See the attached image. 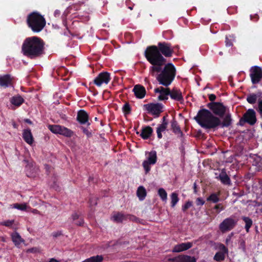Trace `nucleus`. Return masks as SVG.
Here are the masks:
<instances>
[{
	"instance_id": "obj_1",
	"label": "nucleus",
	"mask_w": 262,
	"mask_h": 262,
	"mask_svg": "<svg viewBox=\"0 0 262 262\" xmlns=\"http://www.w3.org/2000/svg\"><path fill=\"white\" fill-rule=\"evenodd\" d=\"M207 106L210 110L205 108L200 110L194 119L198 123L205 129H215L220 126L228 127L232 124L231 115L227 113V107L223 103L209 102Z\"/></svg>"
},
{
	"instance_id": "obj_2",
	"label": "nucleus",
	"mask_w": 262,
	"mask_h": 262,
	"mask_svg": "<svg viewBox=\"0 0 262 262\" xmlns=\"http://www.w3.org/2000/svg\"><path fill=\"white\" fill-rule=\"evenodd\" d=\"M178 48V46H172L168 42L160 41L157 46L152 45L146 48L144 51V56L146 60L151 64L149 68L151 73H159L167 62L165 57H171L174 52V50Z\"/></svg>"
},
{
	"instance_id": "obj_3",
	"label": "nucleus",
	"mask_w": 262,
	"mask_h": 262,
	"mask_svg": "<svg viewBox=\"0 0 262 262\" xmlns=\"http://www.w3.org/2000/svg\"><path fill=\"white\" fill-rule=\"evenodd\" d=\"M45 43L42 39L37 36L26 38L21 46V53L30 59H35L44 54Z\"/></svg>"
},
{
	"instance_id": "obj_4",
	"label": "nucleus",
	"mask_w": 262,
	"mask_h": 262,
	"mask_svg": "<svg viewBox=\"0 0 262 262\" xmlns=\"http://www.w3.org/2000/svg\"><path fill=\"white\" fill-rule=\"evenodd\" d=\"M162 68L160 73L157 76V80L159 83L164 86H169L173 81L176 75V70L171 63H168Z\"/></svg>"
},
{
	"instance_id": "obj_5",
	"label": "nucleus",
	"mask_w": 262,
	"mask_h": 262,
	"mask_svg": "<svg viewBox=\"0 0 262 262\" xmlns=\"http://www.w3.org/2000/svg\"><path fill=\"white\" fill-rule=\"evenodd\" d=\"M26 22L28 27L35 33L41 31L46 25V20L43 16L36 11L28 15Z\"/></svg>"
},
{
	"instance_id": "obj_6",
	"label": "nucleus",
	"mask_w": 262,
	"mask_h": 262,
	"mask_svg": "<svg viewBox=\"0 0 262 262\" xmlns=\"http://www.w3.org/2000/svg\"><path fill=\"white\" fill-rule=\"evenodd\" d=\"M147 159L142 163V166L146 173H147L150 170V165H154L157 161V152L155 150L146 151L145 152Z\"/></svg>"
},
{
	"instance_id": "obj_7",
	"label": "nucleus",
	"mask_w": 262,
	"mask_h": 262,
	"mask_svg": "<svg viewBox=\"0 0 262 262\" xmlns=\"http://www.w3.org/2000/svg\"><path fill=\"white\" fill-rule=\"evenodd\" d=\"M237 222L238 220L233 217H227L220 223L219 229L223 233L230 231L236 226Z\"/></svg>"
},
{
	"instance_id": "obj_8",
	"label": "nucleus",
	"mask_w": 262,
	"mask_h": 262,
	"mask_svg": "<svg viewBox=\"0 0 262 262\" xmlns=\"http://www.w3.org/2000/svg\"><path fill=\"white\" fill-rule=\"evenodd\" d=\"M144 107L148 113L155 116V118L159 117L163 112L164 105L160 103H150L144 105Z\"/></svg>"
},
{
	"instance_id": "obj_9",
	"label": "nucleus",
	"mask_w": 262,
	"mask_h": 262,
	"mask_svg": "<svg viewBox=\"0 0 262 262\" xmlns=\"http://www.w3.org/2000/svg\"><path fill=\"white\" fill-rule=\"evenodd\" d=\"M256 122V113L253 109H249L243 115L239 120L241 125L247 123L251 125H254Z\"/></svg>"
},
{
	"instance_id": "obj_10",
	"label": "nucleus",
	"mask_w": 262,
	"mask_h": 262,
	"mask_svg": "<svg viewBox=\"0 0 262 262\" xmlns=\"http://www.w3.org/2000/svg\"><path fill=\"white\" fill-rule=\"evenodd\" d=\"M250 72V76L252 83L253 84L259 83L262 78V68L255 66L251 68Z\"/></svg>"
},
{
	"instance_id": "obj_11",
	"label": "nucleus",
	"mask_w": 262,
	"mask_h": 262,
	"mask_svg": "<svg viewBox=\"0 0 262 262\" xmlns=\"http://www.w3.org/2000/svg\"><path fill=\"white\" fill-rule=\"evenodd\" d=\"M110 80V74L107 72H102L94 79L93 82L96 85L100 87L103 84H107Z\"/></svg>"
},
{
	"instance_id": "obj_12",
	"label": "nucleus",
	"mask_w": 262,
	"mask_h": 262,
	"mask_svg": "<svg viewBox=\"0 0 262 262\" xmlns=\"http://www.w3.org/2000/svg\"><path fill=\"white\" fill-rule=\"evenodd\" d=\"M215 178L217 180L220 181L222 184L227 186L231 185L232 183L230 178L227 173L226 170L225 168L222 169L219 174L215 172Z\"/></svg>"
},
{
	"instance_id": "obj_13",
	"label": "nucleus",
	"mask_w": 262,
	"mask_h": 262,
	"mask_svg": "<svg viewBox=\"0 0 262 262\" xmlns=\"http://www.w3.org/2000/svg\"><path fill=\"white\" fill-rule=\"evenodd\" d=\"M168 260L169 262H196V259L194 256L181 254L172 258H169Z\"/></svg>"
},
{
	"instance_id": "obj_14",
	"label": "nucleus",
	"mask_w": 262,
	"mask_h": 262,
	"mask_svg": "<svg viewBox=\"0 0 262 262\" xmlns=\"http://www.w3.org/2000/svg\"><path fill=\"white\" fill-rule=\"evenodd\" d=\"M89 116L87 112L83 110H79L77 115L76 120L81 125L86 124L90 126L91 123L89 122Z\"/></svg>"
},
{
	"instance_id": "obj_15",
	"label": "nucleus",
	"mask_w": 262,
	"mask_h": 262,
	"mask_svg": "<svg viewBox=\"0 0 262 262\" xmlns=\"http://www.w3.org/2000/svg\"><path fill=\"white\" fill-rule=\"evenodd\" d=\"M170 89L169 88H164L163 86H160L156 88L154 90L155 93H159L160 95L158 96V100L160 101L167 100L168 99V96H169Z\"/></svg>"
},
{
	"instance_id": "obj_16",
	"label": "nucleus",
	"mask_w": 262,
	"mask_h": 262,
	"mask_svg": "<svg viewBox=\"0 0 262 262\" xmlns=\"http://www.w3.org/2000/svg\"><path fill=\"white\" fill-rule=\"evenodd\" d=\"M133 92L135 96L138 99H143L146 94L145 88L141 84H136L134 86Z\"/></svg>"
},
{
	"instance_id": "obj_17",
	"label": "nucleus",
	"mask_w": 262,
	"mask_h": 262,
	"mask_svg": "<svg viewBox=\"0 0 262 262\" xmlns=\"http://www.w3.org/2000/svg\"><path fill=\"white\" fill-rule=\"evenodd\" d=\"M169 96L171 99L177 101L181 102L184 100L182 92L177 88H173L171 90L170 89Z\"/></svg>"
},
{
	"instance_id": "obj_18",
	"label": "nucleus",
	"mask_w": 262,
	"mask_h": 262,
	"mask_svg": "<svg viewBox=\"0 0 262 262\" xmlns=\"http://www.w3.org/2000/svg\"><path fill=\"white\" fill-rule=\"evenodd\" d=\"M13 78L10 75L6 74L0 76V86L7 88L12 85Z\"/></svg>"
},
{
	"instance_id": "obj_19",
	"label": "nucleus",
	"mask_w": 262,
	"mask_h": 262,
	"mask_svg": "<svg viewBox=\"0 0 262 262\" xmlns=\"http://www.w3.org/2000/svg\"><path fill=\"white\" fill-rule=\"evenodd\" d=\"M192 245V243L190 242L182 243L176 245L172 249V252L178 253L186 251L191 248Z\"/></svg>"
},
{
	"instance_id": "obj_20",
	"label": "nucleus",
	"mask_w": 262,
	"mask_h": 262,
	"mask_svg": "<svg viewBox=\"0 0 262 262\" xmlns=\"http://www.w3.org/2000/svg\"><path fill=\"white\" fill-rule=\"evenodd\" d=\"M170 123L172 132L178 135V137H182L183 136V133L181 130L180 126L178 125L177 120L173 118Z\"/></svg>"
},
{
	"instance_id": "obj_21",
	"label": "nucleus",
	"mask_w": 262,
	"mask_h": 262,
	"mask_svg": "<svg viewBox=\"0 0 262 262\" xmlns=\"http://www.w3.org/2000/svg\"><path fill=\"white\" fill-rule=\"evenodd\" d=\"M23 138L25 141L30 145L32 144L34 141L32 134L29 128L23 130Z\"/></svg>"
},
{
	"instance_id": "obj_22",
	"label": "nucleus",
	"mask_w": 262,
	"mask_h": 262,
	"mask_svg": "<svg viewBox=\"0 0 262 262\" xmlns=\"http://www.w3.org/2000/svg\"><path fill=\"white\" fill-rule=\"evenodd\" d=\"M24 101V99L19 95H15L10 99L11 103L15 107H19Z\"/></svg>"
},
{
	"instance_id": "obj_23",
	"label": "nucleus",
	"mask_w": 262,
	"mask_h": 262,
	"mask_svg": "<svg viewBox=\"0 0 262 262\" xmlns=\"http://www.w3.org/2000/svg\"><path fill=\"white\" fill-rule=\"evenodd\" d=\"M152 132V128L150 126H147L142 128L140 136L142 139L146 140L150 137Z\"/></svg>"
},
{
	"instance_id": "obj_24",
	"label": "nucleus",
	"mask_w": 262,
	"mask_h": 262,
	"mask_svg": "<svg viewBox=\"0 0 262 262\" xmlns=\"http://www.w3.org/2000/svg\"><path fill=\"white\" fill-rule=\"evenodd\" d=\"M12 241L14 245L18 247L21 243H24L25 240L21 238L19 234L17 232H14L11 234Z\"/></svg>"
},
{
	"instance_id": "obj_25",
	"label": "nucleus",
	"mask_w": 262,
	"mask_h": 262,
	"mask_svg": "<svg viewBox=\"0 0 262 262\" xmlns=\"http://www.w3.org/2000/svg\"><path fill=\"white\" fill-rule=\"evenodd\" d=\"M64 127L60 125H49L48 128L54 134L62 135Z\"/></svg>"
},
{
	"instance_id": "obj_26",
	"label": "nucleus",
	"mask_w": 262,
	"mask_h": 262,
	"mask_svg": "<svg viewBox=\"0 0 262 262\" xmlns=\"http://www.w3.org/2000/svg\"><path fill=\"white\" fill-rule=\"evenodd\" d=\"M112 218L116 223H121L123 220L127 219V216L122 213L117 212L114 214Z\"/></svg>"
},
{
	"instance_id": "obj_27",
	"label": "nucleus",
	"mask_w": 262,
	"mask_h": 262,
	"mask_svg": "<svg viewBox=\"0 0 262 262\" xmlns=\"http://www.w3.org/2000/svg\"><path fill=\"white\" fill-rule=\"evenodd\" d=\"M261 95V92L258 93L257 94L254 93L250 94L249 95H248L246 100L249 103L253 104L255 103L257 98L260 96Z\"/></svg>"
},
{
	"instance_id": "obj_28",
	"label": "nucleus",
	"mask_w": 262,
	"mask_h": 262,
	"mask_svg": "<svg viewBox=\"0 0 262 262\" xmlns=\"http://www.w3.org/2000/svg\"><path fill=\"white\" fill-rule=\"evenodd\" d=\"M73 221L74 224L79 226H82L84 224V220L82 217H79V215L77 213H74L72 215Z\"/></svg>"
},
{
	"instance_id": "obj_29",
	"label": "nucleus",
	"mask_w": 262,
	"mask_h": 262,
	"mask_svg": "<svg viewBox=\"0 0 262 262\" xmlns=\"http://www.w3.org/2000/svg\"><path fill=\"white\" fill-rule=\"evenodd\" d=\"M104 257L102 255H97L85 259L82 262H102Z\"/></svg>"
},
{
	"instance_id": "obj_30",
	"label": "nucleus",
	"mask_w": 262,
	"mask_h": 262,
	"mask_svg": "<svg viewBox=\"0 0 262 262\" xmlns=\"http://www.w3.org/2000/svg\"><path fill=\"white\" fill-rule=\"evenodd\" d=\"M168 125H166L165 123H161L159 125L158 127L157 128V137L159 139H161L162 138V133L165 131L167 129Z\"/></svg>"
},
{
	"instance_id": "obj_31",
	"label": "nucleus",
	"mask_w": 262,
	"mask_h": 262,
	"mask_svg": "<svg viewBox=\"0 0 262 262\" xmlns=\"http://www.w3.org/2000/svg\"><path fill=\"white\" fill-rule=\"evenodd\" d=\"M220 193H212L207 198L208 202L217 203L220 201Z\"/></svg>"
},
{
	"instance_id": "obj_32",
	"label": "nucleus",
	"mask_w": 262,
	"mask_h": 262,
	"mask_svg": "<svg viewBox=\"0 0 262 262\" xmlns=\"http://www.w3.org/2000/svg\"><path fill=\"white\" fill-rule=\"evenodd\" d=\"M242 219L245 223V230L247 232H249L250 228L251 227L253 222L252 220L249 217L242 216Z\"/></svg>"
},
{
	"instance_id": "obj_33",
	"label": "nucleus",
	"mask_w": 262,
	"mask_h": 262,
	"mask_svg": "<svg viewBox=\"0 0 262 262\" xmlns=\"http://www.w3.org/2000/svg\"><path fill=\"white\" fill-rule=\"evenodd\" d=\"M137 194L140 200H144L146 195L145 189L143 186L139 187L137 191Z\"/></svg>"
},
{
	"instance_id": "obj_34",
	"label": "nucleus",
	"mask_w": 262,
	"mask_h": 262,
	"mask_svg": "<svg viewBox=\"0 0 262 262\" xmlns=\"http://www.w3.org/2000/svg\"><path fill=\"white\" fill-rule=\"evenodd\" d=\"M171 199V207L173 208L175 207L177 203L179 201V198L178 197V194L177 193L174 192H172L170 195Z\"/></svg>"
},
{
	"instance_id": "obj_35",
	"label": "nucleus",
	"mask_w": 262,
	"mask_h": 262,
	"mask_svg": "<svg viewBox=\"0 0 262 262\" xmlns=\"http://www.w3.org/2000/svg\"><path fill=\"white\" fill-rule=\"evenodd\" d=\"M158 193L161 199L163 201H166L167 199V193L165 190L163 188H160L158 189Z\"/></svg>"
},
{
	"instance_id": "obj_36",
	"label": "nucleus",
	"mask_w": 262,
	"mask_h": 262,
	"mask_svg": "<svg viewBox=\"0 0 262 262\" xmlns=\"http://www.w3.org/2000/svg\"><path fill=\"white\" fill-rule=\"evenodd\" d=\"M122 112L124 115L126 116L131 113V107L130 104L128 102H126L122 107Z\"/></svg>"
},
{
	"instance_id": "obj_37",
	"label": "nucleus",
	"mask_w": 262,
	"mask_h": 262,
	"mask_svg": "<svg viewBox=\"0 0 262 262\" xmlns=\"http://www.w3.org/2000/svg\"><path fill=\"white\" fill-rule=\"evenodd\" d=\"M62 132V135L68 138H71L74 135L73 130L66 127H64Z\"/></svg>"
},
{
	"instance_id": "obj_38",
	"label": "nucleus",
	"mask_w": 262,
	"mask_h": 262,
	"mask_svg": "<svg viewBox=\"0 0 262 262\" xmlns=\"http://www.w3.org/2000/svg\"><path fill=\"white\" fill-rule=\"evenodd\" d=\"M225 256L224 253L221 252H217L215 253L214 256V259L217 261H221L224 260L225 259Z\"/></svg>"
},
{
	"instance_id": "obj_39",
	"label": "nucleus",
	"mask_w": 262,
	"mask_h": 262,
	"mask_svg": "<svg viewBox=\"0 0 262 262\" xmlns=\"http://www.w3.org/2000/svg\"><path fill=\"white\" fill-rule=\"evenodd\" d=\"M225 209V206L222 203L217 204L213 208V210H215L216 214L219 213L221 211L224 210Z\"/></svg>"
},
{
	"instance_id": "obj_40",
	"label": "nucleus",
	"mask_w": 262,
	"mask_h": 262,
	"mask_svg": "<svg viewBox=\"0 0 262 262\" xmlns=\"http://www.w3.org/2000/svg\"><path fill=\"white\" fill-rule=\"evenodd\" d=\"M80 128L82 130L83 133L87 136L88 138L92 136V132L89 130V126L87 125L86 127L81 126Z\"/></svg>"
},
{
	"instance_id": "obj_41",
	"label": "nucleus",
	"mask_w": 262,
	"mask_h": 262,
	"mask_svg": "<svg viewBox=\"0 0 262 262\" xmlns=\"http://www.w3.org/2000/svg\"><path fill=\"white\" fill-rule=\"evenodd\" d=\"M14 208L20 210H25L27 209V205L26 204H18L16 203L14 204Z\"/></svg>"
},
{
	"instance_id": "obj_42",
	"label": "nucleus",
	"mask_w": 262,
	"mask_h": 262,
	"mask_svg": "<svg viewBox=\"0 0 262 262\" xmlns=\"http://www.w3.org/2000/svg\"><path fill=\"white\" fill-rule=\"evenodd\" d=\"M192 206V202L191 201H187L186 203L182 206V209L183 212H185L189 208Z\"/></svg>"
},
{
	"instance_id": "obj_43",
	"label": "nucleus",
	"mask_w": 262,
	"mask_h": 262,
	"mask_svg": "<svg viewBox=\"0 0 262 262\" xmlns=\"http://www.w3.org/2000/svg\"><path fill=\"white\" fill-rule=\"evenodd\" d=\"M219 248L221 251V252L224 253L225 254L228 252V248L223 244H219Z\"/></svg>"
},
{
	"instance_id": "obj_44",
	"label": "nucleus",
	"mask_w": 262,
	"mask_h": 262,
	"mask_svg": "<svg viewBox=\"0 0 262 262\" xmlns=\"http://www.w3.org/2000/svg\"><path fill=\"white\" fill-rule=\"evenodd\" d=\"M257 112L262 117V99H258V107L257 108Z\"/></svg>"
},
{
	"instance_id": "obj_45",
	"label": "nucleus",
	"mask_w": 262,
	"mask_h": 262,
	"mask_svg": "<svg viewBox=\"0 0 262 262\" xmlns=\"http://www.w3.org/2000/svg\"><path fill=\"white\" fill-rule=\"evenodd\" d=\"M89 203L91 206L96 205L97 204V198L95 197H90Z\"/></svg>"
},
{
	"instance_id": "obj_46",
	"label": "nucleus",
	"mask_w": 262,
	"mask_h": 262,
	"mask_svg": "<svg viewBox=\"0 0 262 262\" xmlns=\"http://www.w3.org/2000/svg\"><path fill=\"white\" fill-rule=\"evenodd\" d=\"M195 203L197 206H203L205 204V201L201 198H198L196 199Z\"/></svg>"
},
{
	"instance_id": "obj_47",
	"label": "nucleus",
	"mask_w": 262,
	"mask_h": 262,
	"mask_svg": "<svg viewBox=\"0 0 262 262\" xmlns=\"http://www.w3.org/2000/svg\"><path fill=\"white\" fill-rule=\"evenodd\" d=\"M13 223H14V221L8 220V221H5L2 224V225L5 226H6V227H10L13 225Z\"/></svg>"
},
{
	"instance_id": "obj_48",
	"label": "nucleus",
	"mask_w": 262,
	"mask_h": 262,
	"mask_svg": "<svg viewBox=\"0 0 262 262\" xmlns=\"http://www.w3.org/2000/svg\"><path fill=\"white\" fill-rule=\"evenodd\" d=\"M52 236L55 237V238H56L59 236H60L61 235H62V232L61 231H58L57 232H54L52 233Z\"/></svg>"
},
{
	"instance_id": "obj_49",
	"label": "nucleus",
	"mask_w": 262,
	"mask_h": 262,
	"mask_svg": "<svg viewBox=\"0 0 262 262\" xmlns=\"http://www.w3.org/2000/svg\"><path fill=\"white\" fill-rule=\"evenodd\" d=\"M209 99L211 101V102H213L216 99V96L213 94H211L208 95Z\"/></svg>"
},
{
	"instance_id": "obj_50",
	"label": "nucleus",
	"mask_w": 262,
	"mask_h": 262,
	"mask_svg": "<svg viewBox=\"0 0 262 262\" xmlns=\"http://www.w3.org/2000/svg\"><path fill=\"white\" fill-rule=\"evenodd\" d=\"M260 161H261V160H260ZM256 165L257 166V170L260 171V170H262V162L261 161L256 162Z\"/></svg>"
},
{
	"instance_id": "obj_51",
	"label": "nucleus",
	"mask_w": 262,
	"mask_h": 262,
	"mask_svg": "<svg viewBox=\"0 0 262 262\" xmlns=\"http://www.w3.org/2000/svg\"><path fill=\"white\" fill-rule=\"evenodd\" d=\"M250 17L251 19L254 21H257L259 19V16L256 14H254V15H251Z\"/></svg>"
},
{
	"instance_id": "obj_52",
	"label": "nucleus",
	"mask_w": 262,
	"mask_h": 262,
	"mask_svg": "<svg viewBox=\"0 0 262 262\" xmlns=\"http://www.w3.org/2000/svg\"><path fill=\"white\" fill-rule=\"evenodd\" d=\"M127 216V219H129L130 220L132 221H136L138 219L134 215H126Z\"/></svg>"
},
{
	"instance_id": "obj_53",
	"label": "nucleus",
	"mask_w": 262,
	"mask_h": 262,
	"mask_svg": "<svg viewBox=\"0 0 262 262\" xmlns=\"http://www.w3.org/2000/svg\"><path fill=\"white\" fill-rule=\"evenodd\" d=\"M168 117V115H166V116H164L162 118V123H165L166 125H168V122L166 119V117Z\"/></svg>"
},
{
	"instance_id": "obj_54",
	"label": "nucleus",
	"mask_w": 262,
	"mask_h": 262,
	"mask_svg": "<svg viewBox=\"0 0 262 262\" xmlns=\"http://www.w3.org/2000/svg\"><path fill=\"white\" fill-rule=\"evenodd\" d=\"M54 15L55 17H59L60 15V11L58 10H56L54 11Z\"/></svg>"
},
{
	"instance_id": "obj_55",
	"label": "nucleus",
	"mask_w": 262,
	"mask_h": 262,
	"mask_svg": "<svg viewBox=\"0 0 262 262\" xmlns=\"http://www.w3.org/2000/svg\"><path fill=\"white\" fill-rule=\"evenodd\" d=\"M45 262H60L59 260L56 259L55 258H50L49 260L45 261Z\"/></svg>"
},
{
	"instance_id": "obj_56",
	"label": "nucleus",
	"mask_w": 262,
	"mask_h": 262,
	"mask_svg": "<svg viewBox=\"0 0 262 262\" xmlns=\"http://www.w3.org/2000/svg\"><path fill=\"white\" fill-rule=\"evenodd\" d=\"M24 121L25 122H26L29 124H32V122L29 119H25Z\"/></svg>"
},
{
	"instance_id": "obj_57",
	"label": "nucleus",
	"mask_w": 262,
	"mask_h": 262,
	"mask_svg": "<svg viewBox=\"0 0 262 262\" xmlns=\"http://www.w3.org/2000/svg\"><path fill=\"white\" fill-rule=\"evenodd\" d=\"M193 189H194V192L196 193V184L195 183H194L193 184Z\"/></svg>"
},
{
	"instance_id": "obj_58",
	"label": "nucleus",
	"mask_w": 262,
	"mask_h": 262,
	"mask_svg": "<svg viewBox=\"0 0 262 262\" xmlns=\"http://www.w3.org/2000/svg\"><path fill=\"white\" fill-rule=\"evenodd\" d=\"M230 238H231V237L230 236H228L226 239V244H228V243L230 241Z\"/></svg>"
},
{
	"instance_id": "obj_59",
	"label": "nucleus",
	"mask_w": 262,
	"mask_h": 262,
	"mask_svg": "<svg viewBox=\"0 0 262 262\" xmlns=\"http://www.w3.org/2000/svg\"><path fill=\"white\" fill-rule=\"evenodd\" d=\"M241 246H242L243 247L244 249H245V242L244 241H243L241 243Z\"/></svg>"
},
{
	"instance_id": "obj_60",
	"label": "nucleus",
	"mask_w": 262,
	"mask_h": 262,
	"mask_svg": "<svg viewBox=\"0 0 262 262\" xmlns=\"http://www.w3.org/2000/svg\"><path fill=\"white\" fill-rule=\"evenodd\" d=\"M219 54L220 55H223V52L222 51H221V52H219Z\"/></svg>"
},
{
	"instance_id": "obj_61",
	"label": "nucleus",
	"mask_w": 262,
	"mask_h": 262,
	"mask_svg": "<svg viewBox=\"0 0 262 262\" xmlns=\"http://www.w3.org/2000/svg\"><path fill=\"white\" fill-rule=\"evenodd\" d=\"M66 117V115H63L62 116V118H64Z\"/></svg>"
},
{
	"instance_id": "obj_62",
	"label": "nucleus",
	"mask_w": 262,
	"mask_h": 262,
	"mask_svg": "<svg viewBox=\"0 0 262 262\" xmlns=\"http://www.w3.org/2000/svg\"><path fill=\"white\" fill-rule=\"evenodd\" d=\"M128 8L130 9V10H133V7H129Z\"/></svg>"
},
{
	"instance_id": "obj_63",
	"label": "nucleus",
	"mask_w": 262,
	"mask_h": 262,
	"mask_svg": "<svg viewBox=\"0 0 262 262\" xmlns=\"http://www.w3.org/2000/svg\"><path fill=\"white\" fill-rule=\"evenodd\" d=\"M95 120L97 121V117H95Z\"/></svg>"
}]
</instances>
